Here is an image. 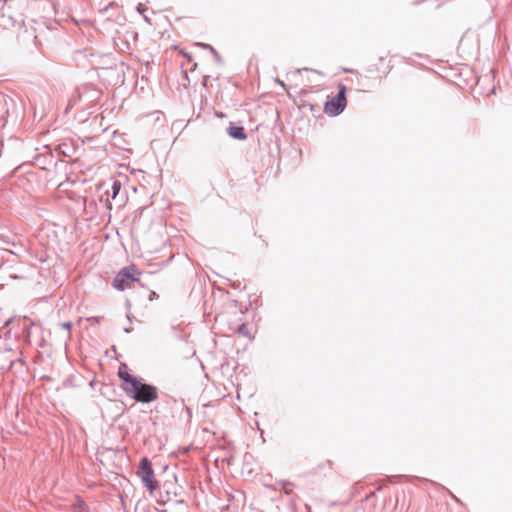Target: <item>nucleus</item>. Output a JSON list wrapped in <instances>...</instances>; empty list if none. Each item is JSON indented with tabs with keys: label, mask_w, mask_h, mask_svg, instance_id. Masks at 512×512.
I'll return each mask as SVG.
<instances>
[{
	"label": "nucleus",
	"mask_w": 512,
	"mask_h": 512,
	"mask_svg": "<svg viewBox=\"0 0 512 512\" xmlns=\"http://www.w3.org/2000/svg\"><path fill=\"white\" fill-rule=\"evenodd\" d=\"M118 376L122 382V389L135 401L150 403L158 398L157 388L153 385L143 383L140 379L130 374L126 364H120Z\"/></svg>",
	"instance_id": "f257e3e1"
},
{
	"label": "nucleus",
	"mask_w": 512,
	"mask_h": 512,
	"mask_svg": "<svg viewBox=\"0 0 512 512\" xmlns=\"http://www.w3.org/2000/svg\"><path fill=\"white\" fill-rule=\"evenodd\" d=\"M141 272L135 265H129L122 268L113 280V287L119 291H124L132 287L133 282H139Z\"/></svg>",
	"instance_id": "f03ea898"
},
{
	"label": "nucleus",
	"mask_w": 512,
	"mask_h": 512,
	"mask_svg": "<svg viewBox=\"0 0 512 512\" xmlns=\"http://www.w3.org/2000/svg\"><path fill=\"white\" fill-rule=\"evenodd\" d=\"M336 96L328 99L324 105V112L330 116H336L343 112L347 106L346 86L339 84Z\"/></svg>",
	"instance_id": "7ed1b4c3"
},
{
	"label": "nucleus",
	"mask_w": 512,
	"mask_h": 512,
	"mask_svg": "<svg viewBox=\"0 0 512 512\" xmlns=\"http://www.w3.org/2000/svg\"><path fill=\"white\" fill-rule=\"evenodd\" d=\"M137 475L140 477L143 484L147 487L150 495H153V492L158 487V482L155 479V474L152 465L147 458H143L140 461Z\"/></svg>",
	"instance_id": "20e7f679"
},
{
	"label": "nucleus",
	"mask_w": 512,
	"mask_h": 512,
	"mask_svg": "<svg viewBox=\"0 0 512 512\" xmlns=\"http://www.w3.org/2000/svg\"><path fill=\"white\" fill-rule=\"evenodd\" d=\"M392 69V57L389 54H386L384 56H379L371 62L369 72L381 79L386 77Z\"/></svg>",
	"instance_id": "39448f33"
},
{
	"label": "nucleus",
	"mask_w": 512,
	"mask_h": 512,
	"mask_svg": "<svg viewBox=\"0 0 512 512\" xmlns=\"http://www.w3.org/2000/svg\"><path fill=\"white\" fill-rule=\"evenodd\" d=\"M227 131L229 136L232 138L238 140H245L247 138L244 128L241 126L230 125Z\"/></svg>",
	"instance_id": "423d86ee"
},
{
	"label": "nucleus",
	"mask_w": 512,
	"mask_h": 512,
	"mask_svg": "<svg viewBox=\"0 0 512 512\" xmlns=\"http://www.w3.org/2000/svg\"><path fill=\"white\" fill-rule=\"evenodd\" d=\"M72 512H88V508L84 502L79 501L73 506Z\"/></svg>",
	"instance_id": "0eeeda50"
},
{
	"label": "nucleus",
	"mask_w": 512,
	"mask_h": 512,
	"mask_svg": "<svg viewBox=\"0 0 512 512\" xmlns=\"http://www.w3.org/2000/svg\"><path fill=\"white\" fill-rule=\"evenodd\" d=\"M120 189H121V183L119 181H115L112 185V190H113L112 198L113 199L117 196Z\"/></svg>",
	"instance_id": "6e6552de"
},
{
	"label": "nucleus",
	"mask_w": 512,
	"mask_h": 512,
	"mask_svg": "<svg viewBox=\"0 0 512 512\" xmlns=\"http://www.w3.org/2000/svg\"><path fill=\"white\" fill-rule=\"evenodd\" d=\"M172 487H174V485L172 483H170V484L167 483V482L164 483L163 488H167L166 491H167V494H168L167 498L165 500H163L164 502L171 500V497L169 496V492H170V488H172Z\"/></svg>",
	"instance_id": "1a4fd4ad"
},
{
	"label": "nucleus",
	"mask_w": 512,
	"mask_h": 512,
	"mask_svg": "<svg viewBox=\"0 0 512 512\" xmlns=\"http://www.w3.org/2000/svg\"><path fill=\"white\" fill-rule=\"evenodd\" d=\"M238 332H239L240 334H243V335H248V330H247L246 325L242 324V325L238 328Z\"/></svg>",
	"instance_id": "9d476101"
},
{
	"label": "nucleus",
	"mask_w": 512,
	"mask_h": 512,
	"mask_svg": "<svg viewBox=\"0 0 512 512\" xmlns=\"http://www.w3.org/2000/svg\"><path fill=\"white\" fill-rule=\"evenodd\" d=\"M63 329H66L67 331H70L71 329V323L70 322H64L61 324Z\"/></svg>",
	"instance_id": "9b49d317"
},
{
	"label": "nucleus",
	"mask_w": 512,
	"mask_h": 512,
	"mask_svg": "<svg viewBox=\"0 0 512 512\" xmlns=\"http://www.w3.org/2000/svg\"><path fill=\"white\" fill-rule=\"evenodd\" d=\"M155 296H156V293H155V292H152V296H150V299L155 298Z\"/></svg>",
	"instance_id": "f8f14e48"
},
{
	"label": "nucleus",
	"mask_w": 512,
	"mask_h": 512,
	"mask_svg": "<svg viewBox=\"0 0 512 512\" xmlns=\"http://www.w3.org/2000/svg\"><path fill=\"white\" fill-rule=\"evenodd\" d=\"M155 296H156V293H155V292H152V296H150V299L155 298Z\"/></svg>",
	"instance_id": "ddd939ff"
},
{
	"label": "nucleus",
	"mask_w": 512,
	"mask_h": 512,
	"mask_svg": "<svg viewBox=\"0 0 512 512\" xmlns=\"http://www.w3.org/2000/svg\"><path fill=\"white\" fill-rule=\"evenodd\" d=\"M155 296H156V293H155V292H152V296H150V299L155 298Z\"/></svg>",
	"instance_id": "4468645a"
},
{
	"label": "nucleus",
	"mask_w": 512,
	"mask_h": 512,
	"mask_svg": "<svg viewBox=\"0 0 512 512\" xmlns=\"http://www.w3.org/2000/svg\"><path fill=\"white\" fill-rule=\"evenodd\" d=\"M26 335H27V337H29V335H30L29 330L26 331Z\"/></svg>",
	"instance_id": "2eb2a0df"
}]
</instances>
